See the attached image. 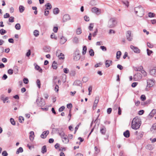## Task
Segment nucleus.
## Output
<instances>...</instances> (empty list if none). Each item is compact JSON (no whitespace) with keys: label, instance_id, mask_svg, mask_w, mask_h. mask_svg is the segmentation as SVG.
<instances>
[{"label":"nucleus","instance_id":"1","mask_svg":"<svg viewBox=\"0 0 156 156\" xmlns=\"http://www.w3.org/2000/svg\"><path fill=\"white\" fill-rule=\"evenodd\" d=\"M141 124L140 120L137 117H135L132 120L131 127L133 129L136 130L140 128Z\"/></svg>","mask_w":156,"mask_h":156},{"label":"nucleus","instance_id":"2","mask_svg":"<svg viewBox=\"0 0 156 156\" xmlns=\"http://www.w3.org/2000/svg\"><path fill=\"white\" fill-rule=\"evenodd\" d=\"M135 14L140 17H142L144 14V10L141 5L136 7L134 9Z\"/></svg>","mask_w":156,"mask_h":156},{"label":"nucleus","instance_id":"3","mask_svg":"<svg viewBox=\"0 0 156 156\" xmlns=\"http://www.w3.org/2000/svg\"><path fill=\"white\" fill-rule=\"evenodd\" d=\"M116 24V22L115 18H111L108 21V27L110 28L114 27Z\"/></svg>","mask_w":156,"mask_h":156},{"label":"nucleus","instance_id":"4","mask_svg":"<svg viewBox=\"0 0 156 156\" xmlns=\"http://www.w3.org/2000/svg\"><path fill=\"white\" fill-rule=\"evenodd\" d=\"M40 99V100L39 101V98H38L36 100V102L38 106L42 107L45 105V102L43 98H41Z\"/></svg>","mask_w":156,"mask_h":156},{"label":"nucleus","instance_id":"5","mask_svg":"<svg viewBox=\"0 0 156 156\" xmlns=\"http://www.w3.org/2000/svg\"><path fill=\"white\" fill-rule=\"evenodd\" d=\"M147 87L150 88L153 86L154 83V80H153L148 79L147 80Z\"/></svg>","mask_w":156,"mask_h":156},{"label":"nucleus","instance_id":"6","mask_svg":"<svg viewBox=\"0 0 156 156\" xmlns=\"http://www.w3.org/2000/svg\"><path fill=\"white\" fill-rule=\"evenodd\" d=\"M126 37L127 40L129 41H131L133 40V37L131 35V31L128 30L126 34Z\"/></svg>","mask_w":156,"mask_h":156},{"label":"nucleus","instance_id":"7","mask_svg":"<svg viewBox=\"0 0 156 156\" xmlns=\"http://www.w3.org/2000/svg\"><path fill=\"white\" fill-rule=\"evenodd\" d=\"M130 48L135 53H139L140 52V50L137 47L131 45L130 46Z\"/></svg>","mask_w":156,"mask_h":156},{"label":"nucleus","instance_id":"8","mask_svg":"<svg viewBox=\"0 0 156 156\" xmlns=\"http://www.w3.org/2000/svg\"><path fill=\"white\" fill-rule=\"evenodd\" d=\"M142 77L141 74L140 73H137L135 75L133 76V79L135 80H140Z\"/></svg>","mask_w":156,"mask_h":156},{"label":"nucleus","instance_id":"9","mask_svg":"<svg viewBox=\"0 0 156 156\" xmlns=\"http://www.w3.org/2000/svg\"><path fill=\"white\" fill-rule=\"evenodd\" d=\"M80 56L78 51H76L74 54L73 59L75 61H78L80 58Z\"/></svg>","mask_w":156,"mask_h":156},{"label":"nucleus","instance_id":"10","mask_svg":"<svg viewBox=\"0 0 156 156\" xmlns=\"http://www.w3.org/2000/svg\"><path fill=\"white\" fill-rule=\"evenodd\" d=\"M54 129L58 133L59 135H60L62 138L64 136V133L62 129Z\"/></svg>","mask_w":156,"mask_h":156},{"label":"nucleus","instance_id":"11","mask_svg":"<svg viewBox=\"0 0 156 156\" xmlns=\"http://www.w3.org/2000/svg\"><path fill=\"white\" fill-rule=\"evenodd\" d=\"M70 19V16L67 14L64 15L63 17L62 21L63 22H65Z\"/></svg>","mask_w":156,"mask_h":156},{"label":"nucleus","instance_id":"12","mask_svg":"<svg viewBox=\"0 0 156 156\" xmlns=\"http://www.w3.org/2000/svg\"><path fill=\"white\" fill-rule=\"evenodd\" d=\"M144 133L143 132H140L138 133L137 131L135 132V134L137 135V138L138 139H140L143 137Z\"/></svg>","mask_w":156,"mask_h":156},{"label":"nucleus","instance_id":"13","mask_svg":"<svg viewBox=\"0 0 156 156\" xmlns=\"http://www.w3.org/2000/svg\"><path fill=\"white\" fill-rule=\"evenodd\" d=\"M0 99L3 101V102L4 103H5L6 101H7L6 102L7 103H9V102L8 100L9 98L8 97L5 98V95L3 94L1 95Z\"/></svg>","mask_w":156,"mask_h":156},{"label":"nucleus","instance_id":"14","mask_svg":"<svg viewBox=\"0 0 156 156\" xmlns=\"http://www.w3.org/2000/svg\"><path fill=\"white\" fill-rule=\"evenodd\" d=\"M99 99V97H96L95 98V99L94 103L93 106V109H95L96 108L97 106V105Z\"/></svg>","mask_w":156,"mask_h":156},{"label":"nucleus","instance_id":"15","mask_svg":"<svg viewBox=\"0 0 156 156\" xmlns=\"http://www.w3.org/2000/svg\"><path fill=\"white\" fill-rule=\"evenodd\" d=\"M73 85L75 86H80L81 87L82 85V84L81 83V81L79 80H76L74 81Z\"/></svg>","mask_w":156,"mask_h":156},{"label":"nucleus","instance_id":"16","mask_svg":"<svg viewBox=\"0 0 156 156\" xmlns=\"http://www.w3.org/2000/svg\"><path fill=\"white\" fill-rule=\"evenodd\" d=\"M49 131L48 130L46 131H44L41 135V137L42 138L44 139L49 134Z\"/></svg>","mask_w":156,"mask_h":156},{"label":"nucleus","instance_id":"17","mask_svg":"<svg viewBox=\"0 0 156 156\" xmlns=\"http://www.w3.org/2000/svg\"><path fill=\"white\" fill-rule=\"evenodd\" d=\"M106 129L105 127L104 126H103L101 127L100 129V133L103 135H105L106 132Z\"/></svg>","mask_w":156,"mask_h":156},{"label":"nucleus","instance_id":"18","mask_svg":"<svg viewBox=\"0 0 156 156\" xmlns=\"http://www.w3.org/2000/svg\"><path fill=\"white\" fill-rule=\"evenodd\" d=\"M67 41V39L65 37L62 36L60 39V43L61 44H63Z\"/></svg>","mask_w":156,"mask_h":156},{"label":"nucleus","instance_id":"19","mask_svg":"<svg viewBox=\"0 0 156 156\" xmlns=\"http://www.w3.org/2000/svg\"><path fill=\"white\" fill-rule=\"evenodd\" d=\"M62 142L65 144H67L69 142V138L67 137L64 136L62 137Z\"/></svg>","mask_w":156,"mask_h":156},{"label":"nucleus","instance_id":"20","mask_svg":"<svg viewBox=\"0 0 156 156\" xmlns=\"http://www.w3.org/2000/svg\"><path fill=\"white\" fill-rule=\"evenodd\" d=\"M45 6L46 7V8L45 9V10L51 9L52 8L51 5L49 3H47L45 4Z\"/></svg>","mask_w":156,"mask_h":156},{"label":"nucleus","instance_id":"21","mask_svg":"<svg viewBox=\"0 0 156 156\" xmlns=\"http://www.w3.org/2000/svg\"><path fill=\"white\" fill-rule=\"evenodd\" d=\"M150 74L153 76H156V69H153L150 71Z\"/></svg>","mask_w":156,"mask_h":156},{"label":"nucleus","instance_id":"22","mask_svg":"<svg viewBox=\"0 0 156 156\" xmlns=\"http://www.w3.org/2000/svg\"><path fill=\"white\" fill-rule=\"evenodd\" d=\"M123 135L126 138H128L129 137L130 133L129 132L128 130H127L126 131L124 132Z\"/></svg>","mask_w":156,"mask_h":156},{"label":"nucleus","instance_id":"23","mask_svg":"<svg viewBox=\"0 0 156 156\" xmlns=\"http://www.w3.org/2000/svg\"><path fill=\"white\" fill-rule=\"evenodd\" d=\"M112 62L111 60H107L105 61V66L106 67H108L112 64Z\"/></svg>","mask_w":156,"mask_h":156},{"label":"nucleus","instance_id":"24","mask_svg":"<svg viewBox=\"0 0 156 156\" xmlns=\"http://www.w3.org/2000/svg\"><path fill=\"white\" fill-rule=\"evenodd\" d=\"M59 12V9L57 8H54L53 10V13L54 14H58Z\"/></svg>","mask_w":156,"mask_h":156},{"label":"nucleus","instance_id":"25","mask_svg":"<svg viewBox=\"0 0 156 156\" xmlns=\"http://www.w3.org/2000/svg\"><path fill=\"white\" fill-rule=\"evenodd\" d=\"M73 41L74 43L77 44L79 42V39L77 37H75L73 38Z\"/></svg>","mask_w":156,"mask_h":156},{"label":"nucleus","instance_id":"26","mask_svg":"<svg viewBox=\"0 0 156 156\" xmlns=\"http://www.w3.org/2000/svg\"><path fill=\"white\" fill-rule=\"evenodd\" d=\"M43 50L46 52H49L50 51V48L49 47H45L43 48Z\"/></svg>","mask_w":156,"mask_h":156},{"label":"nucleus","instance_id":"27","mask_svg":"<svg viewBox=\"0 0 156 156\" xmlns=\"http://www.w3.org/2000/svg\"><path fill=\"white\" fill-rule=\"evenodd\" d=\"M47 152L46 146L45 145L44 146L41 148V152L44 154Z\"/></svg>","mask_w":156,"mask_h":156},{"label":"nucleus","instance_id":"28","mask_svg":"<svg viewBox=\"0 0 156 156\" xmlns=\"http://www.w3.org/2000/svg\"><path fill=\"white\" fill-rule=\"evenodd\" d=\"M19 11L20 13L23 12L25 9L23 5H20L19 8Z\"/></svg>","mask_w":156,"mask_h":156},{"label":"nucleus","instance_id":"29","mask_svg":"<svg viewBox=\"0 0 156 156\" xmlns=\"http://www.w3.org/2000/svg\"><path fill=\"white\" fill-rule=\"evenodd\" d=\"M87 50V48L86 46H84L83 47V51L82 53L83 55H85L86 53Z\"/></svg>","mask_w":156,"mask_h":156},{"label":"nucleus","instance_id":"30","mask_svg":"<svg viewBox=\"0 0 156 156\" xmlns=\"http://www.w3.org/2000/svg\"><path fill=\"white\" fill-rule=\"evenodd\" d=\"M92 12L94 13H97L98 12V9L96 7H93L92 9Z\"/></svg>","mask_w":156,"mask_h":156},{"label":"nucleus","instance_id":"31","mask_svg":"<svg viewBox=\"0 0 156 156\" xmlns=\"http://www.w3.org/2000/svg\"><path fill=\"white\" fill-rule=\"evenodd\" d=\"M121 52L120 51H118L117 52L116 55V58L117 59H119V58H120V56L121 55Z\"/></svg>","mask_w":156,"mask_h":156},{"label":"nucleus","instance_id":"32","mask_svg":"<svg viewBox=\"0 0 156 156\" xmlns=\"http://www.w3.org/2000/svg\"><path fill=\"white\" fill-rule=\"evenodd\" d=\"M89 53L91 56H93L94 55V53L92 49H90L89 51Z\"/></svg>","mask_w":156,"mask_h":156},{"label":"nucleus","instance_id":"33","mask_svg":"<svg viewBox=\"0 0 156 156\" xmlns=\"http://www.w3.org/2000/svg\"><path fill=\"white\" fill-rule=\"evenodd\" d=\"M23 151V148L21 147H20L18 149H17L16 151V154H18L20 152L22 153Z\"/></svg>","mask_w":156,"mask_h":156},{"label":"nucleus","instance_id":"34","mask_svg":"<svg viewBox=\"0 0 156 156\" xmlns=\"http://www.w3.org/2000/svg\"><path fill=\"white\" fill-rule=\"evenodd\" d=\"M52 67L53 69H56L57 68V63L55 61H54L52 64Z\"/></svg>","mask_w":156,"mask_h":156},{"label":"nucleus","instance_id":"35","mask_svg":"<svg viewBox=\"0 0 156 156\" xmlns=\"http://www.w3.org/2000/svg\"><path fill=\"white\" fill-rule=\"evenodd\" d=\"M35 69L37 70H38L39 71L40 73H42V70L40 68V66L37 65H36L35 67Z\"/></svg>","mask_w":156,"mask_h":156},{"label":"nucleus","instance_id":"36","mask_svg":"<svg viewBox=\"0 0 156 156\" xmlns=\"http://www.w3.org/2000/svg\"><path fill=\"white\" fill-rule=\"evenodd\" d=\"M156 113V109H153L152 110L151 112L149 114L151 116H153V115Z\"/></svg>","mask_w":156,"mask_h":156},{"label":"nucleus","instance_id":"37","mask_svg":"<svg viewBox=\"0 0 156 156\" xmlns=\"http://www.w3.org/2000/svg\"><path fill=\"white\" fill-rule=\"evenodd\" d=\"M15 28L17 30H20L21 28V26L20 23H18L16 24L15 26Z\"/></svg>","mask_w":156,"mask_h":156},{"label":"nucleus","instance_id":"38","mask_svg":"<svg viewBox=\"0 0 156 156\" xmlns=\"http://www.w3.org/2000/svg\"><path fill=\"white\" fill-rule=\"evenodd\" d=\"M143 67L141 66H140L138 68H136V71H141L142 70H143Z\"/></svg>","mask_w":156,"mask_h":156},{"label":"nucleus","instance_id":"39","mask_svg":"<svg viewBox=\"0 0 156 156\" xmlns=\"http://www.w3.org/2000/svg\"><path fill=\"white\" fill-rule=\"evenodd\" d=\"M94 27V23H91L90 24V25L88 27V29L90 31L93 30V29Z\"/></svg>","mask_w":156,"mask_h":156},{"label":"nucleus","instance_id":"40","mask_svg":"<svg viewBox=\"0 0 156 156\" xmlns=\"http://www.w3.org/2000/svg\"><path fill=\"white\" fill-rule=\"evenodd\" d=\"M76 74V72L74 70H71L70 72V75L71 76H74Z\"/></svg>","mask_w":156,"mask_h":156},{"label":"nucleus","instance_id":"41","mask_svg":"<svg viewBox=\"0 0 156 156\" xmlns=\"http://www.w3.org/2000/svg\"><path fill=\"white\" fill-rule=\"evenodd\" d=\"M58 57L60 59H64L65 58L64 55L62 53H61Z\"/></svg>","mask_w":156,"mask_h":156},{"label":"nucleus","instance_id":"42","mask_svg":"<svg viewBox=\"0 0 156 156\" xmlns=\"http://www.w3.org/2000/svg\"><path fill=\"white\" fill-rule=\"evenodd\" d=\"M151 130H156V123L154 124L151 128Z\"/></svg>","mask_w":156,"mask_h":156},{"label":"nucleus","instance_id":"43","mask_svg":"<svg viewBox=\"0 0 156 156\" xmlns=\"http://www.w3.org/2000/svg\"><path fill=\"white\" fill-rule=\"evenodd\" d=\"M122 2L124 4L126 5L127 7H128L129 6V2L128 1H122Z\"/></svg>","mask_w":156,"mask_h":156},{"label":"nucleus","instance_id":"44","mask_svg":"<svg viewBox=\"0 0 156 156\" xmlns=\"http://www.w3.org/2000/svg\"><path fill=\"white\" fill-rule=\"evenodd\" d=\"M34 34L35 37H37L39 35V32L38 30H35L34 32Z\"/></svg>","mask_w":156,"mask_h":156},{"label":"nucleus","instance_id":"45","mask_svg":"<svg viewBox=\"0 0 156 156\" xmlns=\"http://www.w3.org/2000/svg\"><path fill=\"white\" fill-rule=\"evenodd\" d=\"M82 33V30L80 28H78L77 29L76 33L77 34H80Z\"/></svg>","mask_w":156,"mask_h":156},{"label":"nucleus","instance_id":"46","mask_svg":"<svg viewBox=\"0 0 156 156\" xmlns=\"http://www.w3.org/2000/svg\"><path fill=\"white\" fill-rule=\"evenodd\" d=\"M6 33V31L3 29H1L0 30V33L2 35H4Z\"/></svg>","mask_w":156,"mask_h":156},{"label":"nucleus","instance_id":"47","mask_svg":"<svg viewBox=\"0 0 156 156\" xmlns=\"http://www.w3.org/2000/svg\"><path fill=\"white\" fill-rule=\"evenodd\" d=\"M51 38L52 39H54L55 40L57 39V37L55 36V34L52 33L50 36Z\"/></svg>","mask_w":156,"mask_h":156},{"label":"nucleus","instance_id":"48","mask_svg":"<svg viewBox=\"0 0 156 156\" xmlns=\"http://www.w3.org/2000/svg\"><path fill=\"white\" fill-rule=\"evenodd\" d=\"M140 99L141 101H144L146 99V98L145 95L144 94L142 95L140 97Z\"/></svg>","mask_w":156,"mask_h":156},{"label":"nucleus","instance_id":"49","mask_svg":"<svg viewBox=\"0 0 156 156\" xmlns=\"http://www.w3.org/2000/svg\"><path fill=\"white\" fill-rule=\"evenodd\" d=\"M10 121L11 123L13 125H16L15 122L14 121V120L12 118H11L10 119Z\"/></svg>","mask_w":156,"mask_h":156},{"label":"nucleus","instance_id":"50","mask_svg":"<svg viewBox=\"0 0 156 156\" xmlns=\"http://www.w3.org/2000/svg\"><path fill=\"white\" fill-rule=\"evenodd\" d=\"M88 80V78L87 77H84L82 79V81L84 83L86 82Z\"/></svg>","mask_w":156,"mask_h":156},{"label":"nucleus","instance_id":"51","mask_svg":"<svg viewBox=\"0 0 156 156\" xmlns=\"http://www.w3.org/2000/svg\"><path fill=\"white\" fill-rule=\"evenodd\" d=\"M61 53H62L61 51L59 50H58L56 51V56L58 57L60 55H61Z\"/></svg>","mask_w":156,"mask_h":156},{"label":"nucleus","instance_id":"52","mask_svg":"<svg viewBox=\"0 0 156 156\" xmlns=\"http://www.w3.org/2000/svg\"><path fill=\"white\" fill-rule=\"evenodd\" d=\"M148 16L150 17H154L155 14L154 13L150 12L148 13Z\"/></svg>","mask_w":156,"mask_h":156},{"label":"nucleus","instance_id":"53","mask_svg":"<svg viewBox=\"0 0 156 156\" xmlns=\"http://www.w3.org/2000/svg\"><path fill=\"white\" fill-rule=\"evenodd\" d=\"M147 54L148 56L150 55L151 54L153 53V51H151L149 50L148 49H147Z\"/></svg>","mask_w":156,"mask_h":156},{"label":"nucleus","instance_id":"54","mask_svg":"<svg viewBox=\"0 0 156 156\" xmlns=\"http://www.w3.org/2000/svg\"><path fill=\"white\" fill-rule=\"evenodd\" d=\"M13 73V70L11 69H9L8 71V73L10 75H12Z\"/></svg>","mask_w":156,"mask_h":156},{"label":"nucleus","instance_id":"55","mask_svg":"<svg viewBox=\"0 0 156 156\" xmlns=\"http://www.w3.org/2000/svg\"><path fill=\"white\" fill-rule=\"evenodd\" d=\"M23 81L24 83L26 84L28 83L29 82V80L28 79L26 78L23 79Z\"/></svg>","mask_w":156,"mask_h":156},{"label":"nucleus","instance_id":"56","mask_svg":"<svg viewBox=\"0 0 156 156\" xmlns=\"http://www.w3.org/2000/svg\"><path fill=\"white\" fill-rule=\"evenodd\" d=\"M14 17L13 16H11L9 17V21L10 22L12 23L14 22Z\"/></svg>","mask_w":156,"mask_h":156},{"label":"nucleus","instance_id":"57","mask_svg":"<svg viewBox=\"0 0 156 156\" xmlns=\"http://www.w3.org/2000/svg\"><path fill=\"white\" fill-rule=\"evenodd\" d=\"M37 85L39 88H40L41 87V83L39 79H37Z\"/></svg>","mask_w":156,"mask_h":156},{"label":"nucleus","instance_id":"58","mask_svg":"<svg viewBox=\"0 0 156 156\" xmlns=\"http://www.w3.org/2000/svg\"><path fill=\"white\" fill-rule=\"evenodd\" d=\"M2 155L3 156H7L8 154L6 151H4L2 152Z\"/></svg>","mask_w":156,"mask_h":156},{"label":"nucleus","instance_id":"59","mask_svg":"<svg viewBox=\"0 0 156 156\" xmlns=\"http://www.w3.org/2000/svg\"><path fill=\"white\" fill-rule=\"evenodd\" d=\"M88 91H89V95H90L91 94L90 92L92 91V87L91 86H90L88 88Z\"/></svg>","mask_w":156,"mask_h":156},{"label":"nucleus","instance_id":"60","mask_svg":"<svg viewBox=\"0 0 156 156\" xmlns=\"http://www.w3.org/2000/svg\"><path fill=\"white\" fill-rule=\"evenodd\" d=\"M85 20L86 21H88L90 20V18L89 17L87 16H85L84 17Z\"/></svg>","mask_w":156,"mask_h":156},{"label":"nucleus","instance_id":"61","mask_svg":"<svg viewBox=\"0 0 156 156\" xmlns=\"http://www.w3.org/2000/svg\"><path fill=\"white\" fill-rule=\"evenodd\" d=\"M141 73L143 75L145 76L147 75V73L146 71H145L144 70H142Z\"/></svg>","mask_w":156,"mask_h":156},{"label":"nucleus","instance_id":"62","mask_svg":"<svg viewBox=\"0 0 156 156\" xmlns=\"http://www.w3.org/2000/svg\"><path fill=\"white\" fill-rule=\"evenodd\" d=\"M64 109H65L64 106H62L59 108V109H58V111L59 112H61L62 111L64 110Z\"/></svg>","mask_w":156,"mask_h":156},{"label":"nucleus","instance_id":"63","mask_svg":"<svg viewBox=\"0 0 156 156\" xmlns=\"http://www.w3.org/2000/svg\"><path fill=\"white\" fill-rule=\"evenodd\" d=\"M58 30V27H55L53 28V31L55 33H57Z\"/></svg>","mask_w":156,"mask_h":156},{"label":"nucleus","instance_id":"64","mask_svg":"<svg viewBox=\"0 0 156 156\" xmlns=\"http://www.w3.org/2000/svg\"><path fill=\"white\" fill-rule=\"evenodd\" d=\"M147 46L149 48H152L153 47V45L151 44L150 43L148 42L147 44Z\"/></svg>","mask_w":156,"mask_h":156}]
</instances>
